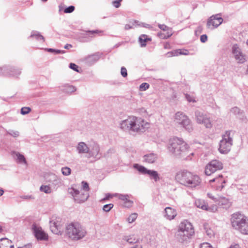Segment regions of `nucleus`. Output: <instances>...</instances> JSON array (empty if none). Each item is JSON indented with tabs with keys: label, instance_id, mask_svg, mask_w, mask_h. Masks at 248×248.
<instances>
[{
	"label": "nucleus",
	"instance_id": "obj_1",
	"mask_svg": "<svg viewBox=\"0 0 248 248\" xmlns=\"http://www.w3.org/2000/svg\"><path fill=\"white\" fill-rule=\"evenodd\" d=\"M120 128L130 133L140 134L149 128V124L140 117L130 116L120 123Z\"/></svg>",
	"mask_w": 248,
	"mask_h": 248
},
{
	"label": "nucleus",
	"instance_id": "obj_2",
	"mask_svg": "<svg viewBox=\"0 0 248 248\" xmlns=\"http://www.w3.org/2000/svg\"><path fill=\"white\" fill-rule=\"evenodd\" d=\"M188 145L182 139L177 137L170 140L169 150L177 157L183 159H191L190 155H193V153H189Z\"/></svg>",
	"mask_w": 248,
	"mask_h": 248
},
{
	"label": "nucleus",
	"instance_id": "obj_3",
	"mask_svg": "<svg viewBox=\"0 0 248 248\" xmlns=\"http://www.w3.org/2000/svg\"><path fill=\"white\" fill-rule=\"evenodd\" d=\"M175 179L181 185L191 188L196 187L201 183V179L198 175L186 170L178 171L175 174Z\"/></svg>",
	"mask_w": 248,
	"mask_h": 248
},
{
	"label": "nucleus",
	"instance_id": "obj_4",
	"mask_svg": "<svg viewBox=\"0 0 248 248\" xmlns=\"http://www.w3.org/2000/svg\"><path fill=\"white\" fill-rule=\"evenodd\" d=\"M87 233L85 229L78 223H71L66 227V235L73 241H77L84 237Z\"/></svg>",
	"mask_w": 248,
	"mask_h": 248
},
{
	"label": "nucleus",
	"instance_id": "obj_5",
	"mask_svg": "<svg viewBox=\"0 0 248 248\" xmlns=\"http://www.w3.org/2000/svg\"><path fill=\"white\" fill-rule=\"evenodd\" d=\"M233 228L244 235H248V217L241 212L233 213Z\"/></svg>",
	"mask_w": 248,
	"mask_h": 248
},
{
	"label": "nucleus",
	"instance_id": "obj_6",
	"mask_svg": "<svg viewBox=\"0 0 248 248\" xmlns=\"http://www.w3.org/2000/svg\"><path fill=\"white\" fill-rule=\"evenodd\" d=\"M174 122L189 132L193 130L192 125L190 119L182 112L179 111L176 113Z\"/></svg>",
	"mask_w": 248,
	"mask_h": 248
},
{
	"label": "nucleus",
	"instance_id": "obj_7",
	"mask_svg": "<svg viewBox=\"0 0 248 248\" xmlns=\"http://www.w3.org/2000/svg\"><path fill=\"white\" fill-rule=\"evenodd\" d=\"M231 131H227L222 136V139L220 141L218 150L221 154H227L230 151L232 145V139L230 136Z\"/></svg>",
	"mask_w": 248,
	"mask_h": 248
},
{
	"label": "nucleus",
	"instance_id": "obj_8",
	"mask_svg": "<svg viewBox=\"0 0 248 248\" xmlns=\"http://www.w3.org/2000/svg\"><path fill=\"white\" fill-rule=\"evenodd\" d=\"M195 116L196 121L198 124H203L207 128L212 127V124L210 118L203 112L197 110L195 111Z\"/></svg>",
	"mask_w": 248,
	"mask_h": 248
},
{
	"label": "nucleus",
	"instance_id": "obj_9",
	"mask_svg": "<svg viewBox=\"0 0 248 248\" xmlns=\"http://www.w3.org/2000/svg\"><path fill=\"white\" fill-rule=\"evenodd\" d=\"M68 192L71 194L75 202L77 203H82L85 202L87 200L89 197L88 193H85L82 191L75 189L74 188H70L68 189Z\"/></svg>",
	"mask_w": 248,
	"mask_h": 248
},
{
	"label": "nucleus",
	"instance_id": "obj_10",
	"mask_svg": "<svg viewBox=\"0 0 248 248\" xmlns=\"http://www.w3.org/2000/svg\"><path fill=\"white\" fill-rule=\"evenodd\" d=\"M223 169V164L218 160L214 159L209 162L205 167V173L210 175L215 171Z\"/></svg>",
	"mask_w": 248,
	"mask_h": 248
},
{
	"label": "nucleus",
	"instance_id": "obj_11",
	"mask_svg": "<svg viewBox=\"0 0 248 248\" xmlns=\"http://www.w3.org/2000/svg\"><path fill=\"white\" fill-rule=\"evenodd\" d=\"M233 57L237 63H243L247 61V56L244 54L237 44H233Z\"/></svg>",
	"mask_w": 248,
	"mask_h": 248
},
{
	"label": "nucleus",
	"instance_id": "obj_12",
	"mask_svg": "<svg viewBox=\"0 0 248 248\" xmlns=\"http://www.w3.org/2000/svg\"><path fill=\"white\" fill-rule=\"evenodd\" d=\"M223 22L220 14H216L210 17L207 22L208 28L214 29L219 26Z\"/></svg>",
	"mask_w": 248,
	"mask_h": 248
},
{
	"label": "nucleus",
	"instance_id": "obj_13",
	"mask_svg": "<svg viewBox=\"0 0 248 248\" xmlns=\"http://www.w3.org/2000/svg\"><path fill=\"white\" fill-rule=\"evenodd\" d=\"M195 232H176L175 236L179 242L182 243H187L194 235Z\"/></svg>",
	"mask_w": 248,
	"mask_h": 248
},
{
	"label": "nucleus",
	"instance_id": "obj_14",
	"mask_svg": "<svg viewBox=\"0 0 248 248\" xmlns=\"http://www.w3.org/2000/svg\"><path fill=\"white\" fill-rule=\"evenodd\" d=\"M32 229L34 236L37 240L45 241L48 239V235L40 227L37 226L35 224H33L32 225Z\"/></svg>",
	"mask_w": 248,
	"mask_h": 248
},
{
	"label": "nucleus",
	"instance_id": "obj_15",
	"mask_svg": "<svg viewBox=\"0 0 248 248\" xmlns=\"http://www.w3.org/2000/svg\"><path fill=\"white\" fill-rule=\"evenodd\" d=\"M89 157H93L96 159H99L101 157V154L100 153L99 145L96 143H93L89 150Z\"/></svg>",
	"mask_w": 248,
	"mask_h": 248
},
{
	"label": "nucleus",
	"instance_id": "obj_16",
	"mask_svg": "<svg viewBox=\"0 0 248 248\" xmlns=\"http://www.w3.org/2000/svg\"><path fill=\"white\" fill-rule=\"evenodd\" d=\"M210 183L213 182L216 183V186H212L217 191H221L225 186L226 181L222 178V175H219L218 177L215 178L209 181Z\"/></svg>",
	"mask_w": 248,
	"mask_h": 248
},
{
	"label": "nucleus",
	"instance_id": "obj_17",
	"mask_svg": "<svg viewBox=\"0 0 248 248\" xmlns=\"http://www.w3.org/2000/svg\"><path fill=\"white\" fill-rule=\"evenodd\" d=\"M194 232V229L192 224L187 220L182 221L178 226L177 232Z\"/></svg>",
	"mask_w": 248,
	"mask_h": 248
},
{
	"label": "nucleus",
	"instance_id": "obj_18",
	"mask_svg": "<svg viewBox=\"0 0 248 248\" xmlns=\"http://www.w3.org/2000/svg\"><path fill=\"white\" fill-rule=\"evenodd\" d=\"M177 215L176 210L170 207H167L165 209V217L169 220L174 218Z\"/></svg>",
	"mask_w": 248,
	"mask_h": 248
},
{
	"label": "nucleus",
	"instance_id": "obj_19",
	"mask_svg": "<svg viewBox=\"0 0 248 248\" xmlns=\"http://www.w3.org/2000/svg\"><path fill=\"white\" fill-rule=\"evenodd\" d=\"M0 70L8 71L6 75H9L13 77H17L21 73V70L18 68H16L15 67H10L9 69H6L5 68H0Z\"/></svg>",
	"mask_w": 248,
	"mask_h": 248
},
{
	"label": "nucleus",
	"instance_id": "obj_20",
	"mask_svg": "<svg viewBox=\"0 0 248 248\" xmlns=\"http://www.w3.org/2000/svg\"><path fill=\"white\" fill-rule=\"evenodd\" d=\"M217 202L220 205L226 209H228L232 205V202L230 200L224 197H219Z\"/></svg>",
	"mask_w": 248,
	"mask_h": 248
},
{
	"label": "nucleus",
	"instance_id": "obj_21",
	"mask_svg": "<svg viewBox=\"0 0 248 248\" xmlns=\"http://www.w3.org/2000/svg\"><path fill=\"white\" fill-rule=\"evenodd\" d=\"M223 51L227 56H232V42L231 39L225 43L224 46Z\"/></svg>",
	"mask_w": 248,
	"mask_h": 248
},
{
	"label": "nucleus",
	"instance_id": "obj_22",
	"mask_svg": "<svg viewBox=\"0 0 248 248\" xmlns=\"http://www.w3.org/2000/svg\"><path fill=\"white\" fill-rule=\"evenodd\" d=\"M158 157L156 154L150 153L143 156L144 161L148 163H154L156 161Z\"/></svg>",
	"mask_w": 248,
	"mask_h": 248
},
{
	"label": "nucleus",
	"instance_id": "obj_23",
	"mask_svg": "<svg viewBox=\"0 0 248 248\" xmlns=\"http://www.w3.org/2000/svg\"><path fill=\"white\" fill-rule=\"evenodd\" d=\"M50 228L51 232L56 234L61 232V226L60 224L55 221H50Z\"/></svg>",
	"mask_w": 248,
	"mask_h": 248
},
{
	"label": "nucleus",
	"instance_id": "obj_24",
	"mask_svg": "<svg viewBox=\"0 0 248 248\" xmlns=\"http://www.w3.org/2000/svg\"><path fill=\"white\" fill-rule=\"evenodd\" d=\"M77 149L79 154H89V148L83 142H80L78 144Z\"/></svg>",
	"mask_w": 248,
	"mask_h": 248
},
{
	"label": "nucleus",
	"instance_id": "obj_25",
	"mask_svg": "<svg viewBox=\"0 0 248 248\" xmlns=\"http://www.w3.org/2000/svg\"><path fill=\"white\" fill-rule=\"evenodd\" d=\"M12 155L14 157L16 156V159L17 163H24L25 164H27L26 158L23 155L20 154L19 153L13 151L12 152Z\"/></svg>",
	"mask_w": 248,
	"mask_h": 248
},
{
	"label": "nucleus",
	"instance_id": "obj_26",
	"mask_svg": "<svg viewBox=\"0 0 248 248\" xmlns=\"http://www.w3.org/2000/svg\"><path fill=\"white\" fill-rule=\"evenodd\" d=\"M99 58L100 55L98 53L88 56L86 57V61L87 62L91 64L97 61Z\"/></svg>",
	"mask_w": 248,
	"mask_h": 248
},
{
	"label": "nucleus",
	"instance_id": "obj_27",
	"mask_svg": "<svg viewBox=\"0 0 248 248\" xmlns=\"http://www.w3.org/2000/svg\"><path fill=\"white\" fill-rule=\"evenodd\" d=\"M118 198L119 199L124 201L125 204H127V205H125V207H130L131 206L133 202L128 199L129 196L128 195L119 194Z\"/></svg>",
	"mask_w": 248,
	"mask_h": 248
},
{
	"label": "nucleus",
	"instance_id": "obj_28",
	"mask_svg": "<svg viewBox=\"0 0 248 248\" xmlns=\"http://www.w3.org/2000/svg\"><path fill=\"white\" fill-rule=\"evenodd\" d=\"M139 41L141 46L144 47L146 46V42L148 41H151V38L148 37L145 34H142L139 37Z\"/></svg>",
	"mask_w": 248,
	"mask_h": 248
},
{
	"label": "nucleus",
	"instance_id": "obj_29",
	"mask_svg": "<svg viewBox=\"0 0 248 248\" xmlns=\"http://www.w3.org/2000/svg\"><path fill=\"white\" fill-rule=\"evenodd\" d=\"M233 114H235L236 117L240 120H243L245 118L244 112L237 107H233Z\"/></svg>",
	"mask_w": 248,
	"mask_h": 248
},
{
	"label": "nucleus",
	"instance_id": "obj_30",
	"mask_svg": "<svg viewBox=\"0 0 248 248\" xmlns=\"http://www.w3.org/2000/svg\"><path fill=\"white\" fill-rule=\"evenodd\" d=\"M195 205L198 208H201L202 210H209L207 205L205 204L203 201L201 200H196L195 201Z\"/></svg>",
	"mask_w": 248,
	"mask_h": 248
},
{
	"label": "nucleus",
	"instance_id": "obj_31",
	"mask_svg": "<svg viewBox=\"0 0 248 248\" xmlns=\"http://www.w3.org/2000/svg\"><path fill=\"white\" fill-rule=\"evenodd\" d=\"M146 174H148L151 178L153 179L155 182L159 179L158 173L156 171L148 170Z\"/></svg>",
	"mask_w": 248,
	"mask_h": 248
},
{
	"label": "nucleus",
	"instance_id": "obj_32",
	"mask_svg": "<svg viewBox=\"0 0 248 248\" xmlns=\"http://www.w3.org/2000/svg\"><path fill=\"white\" fill-rule=\"evenodd\" d=\"M10 243H12V241L7 238H2L0 240V248H8Z\"/></svg>",
	"mask_w": 248,
	"mask_h": 248
},
{
	"label": "nucleus",
	"instance_id": "obj_33",
	"mask_svg": "<svg viewBox=\"0 0 248 248\" xmlns=\"http://www.w3.org/2000/svg\"><path fill=\"white\" fill-rule=\"evenodd\" d=\"M123 240L127 242L129 244H134L138 242V239L135 238L133 235L124 236Z\"/></svg>",
	"mask_w": 248,
	"mask_h": 248
},
{
	"label": "nucleus",
	"instance_id": "obj_34",
	"mask_svg": "<svg viewBox=\"0 0 248 248\" xmlns=\"http://www.w3.org/2000/svg\"><path fill=\"white\" fill-rule=\"evenodd\" d=\"M31 37H34L38 41H45L44 37L38 31H33L31 35Z\"/></svg>",
	"mask_w": 248,
	"mask_h": 248
},
{
	"label": "nucleus",
	"instance_id": "obj_35",
	"mask_svg": "<svg viewBox=\"0 0 248 248\" xmlns=\"http://www.w3.org/2000/svg\"><path fill=\"white\" fill-rule=\"evenodd\" d=\"M63 91L67 93H72L76 91V88L71 85L67 84L64 87Z\"/></svg>",
	"mask_w": 248,
	"mask_h": 248
},
{
	"label": "nucleus",
	"instance_id": "obj_36",
	"mask_svg": "<svg viewBox=\"0 0 248 248\" xmlns=\"http://www.w3.org/2000/svg\"><path fill=\"white\" fill-rule=\"evenodd\" d=\"M134 168L143 174H146L148 170L144 166L139 165L138 164H135Z\"/></svg>",
	"mask_w": 248,
	"mask_h": 248
},
{
	"label": "nucleus",
	"instance_id": "obj_37",
	"mask_svg": "<svg viewBox=\"0 0 248 248\" xmlns=\"http://www.w3.org/2000/svg\"><path fill=\"white\" fill-rule=\"evenodd\" d=\"M204 230L205 231L207 235L209 237H211L214 235V231L211 228H209L207 224L204 225Z\"/></svg>",
	"mask_w": 248,
	"mask_h": 248
},
{
	"label": "nucleus",
	"instance_id": "obj_38",
	"mask_svg": "<svg viewBox=\"0 0 248 248\" xmlns=\"http://www.w3.org/2000/svg\"><path fill=\"white\" fill-rule=\"evenodd\" d=\"M40 190L46 194H49L51 192V189L48 185H42L40 187Z\"/></svg>",
	"mask_w": 248,
	"mask_h": 248
},
{
	"label": "nucleus",
	"instance_id": "obj_39",
	"mask_svg": "<svg viewBox=\"0 0 248 248\" xmlns=\"http://www.w3.org/2000/svg\"><path fill=\"white\" fill-rule=\"evenodd\" d=\"M49 182H52V184H58L59 180L57 179V176L53 174L49 175V179L47 180Z\"/></svg>",
	"mask_w": 248,
	"mask_h": 248
},
{
	"label": "nucleus",
	"instance_id": "obj_40",
	"mask_svg": "<svg viewBox=\"0 0 248 248\" xmlns=\"http://www.w3.org/2000/svg\"><path fill=\"white\" fill-rule=\"evenodd\" d=\"M71 169L68 167H63L62 169V172L63 175L68 176L71 173Z\"/></svg>",
	"mask_w": 248,
	"mask_h": 248
},
{
	"label": "nucleus",
	"instance_id": "obj_41",
	"mask_svg": "<svg viewBox=\"0 0 248 248\" xmlns=\"http://www.w3.org/2000/svg\"><path fill=\"white\" fill-rule=\"evenodd\" d=\"M82 188L83 190L85 191V193H88V192L90 190L89 184L85 181H82Z\"/></svg>",
	"mask_w": 248,
	"mask_h": 248
},
{
	"label": "nucleus",
	"instance_id": "obj_42",
	"mask_svg": "<svg viewBox=\"0 0 248 248\" xmlns=\"http://www.w3.org/2000/svg\"><path fill=\"white\" fill-rule=\"evenodd\" d=\"M113 207V204L112 203L105 204L103 206V210L104 212H109Z\"/></svg>",
	"mask_w": 248,
	"mask_h": 248
},
{
	"label": "nucleus",
	"instance_id": "obj_43",
	"mask_svg": "<svg viewBox=\"0 0 248 248\" xmlns=\"http://www.w3.org/2000/svg\"><path fill=\"white\" fill-rule=\"evenodd\" d=\"M137 217V214L136 213L132 214L127 218V221L129 223L134 222Z\"/></svg>",
	"mask_w": 248,
	"mask_h": 248
},
{
	"label": "nucleus",
	"instance_id": "obj_44",
	"mask_svg": "<svg viewBox=\"0 0 248 248\" xmlns=\"http://www.w3.org/2000/svg\"><path fill=\"white\" fill-rule=\"evenodd\" d=\"M31 111V108L29 107H23L21 109V113L22 115L28 114Z\"/></svg>",
	"mask_w": 248,
	"mask_h": 248
},
{
	"label": "nucleus",
	"instance_id": "obj_45",
	"mask_svg": "<svg viewBox=\"0 0 248 248\" xmlns=\"http://www.w3.org/2000/svg\"><path fill=\"white\" fill-rule=\"evenodd\" d=\"M172 35L171 33L167 32V34L166 35L163 33H158V36L161 39H167L170 37Z\"/></svg>",
	"mask_w": 248,
	"mask_h": 248
},
{
	"label": "nucleus",
	"instance_id": "obj_46",
	"mask_svg": "<svg viewBox=\"0 0 248 248\" xmlns=\"http://www.w3.org/2000/svg\"><path fill=\"white\" fill-rule=\"evenodd\" d=\"M178 50H174L170 52H168L166 53V55L167 57H171L173 56H177V53Z\"/></svg>",
	"mask_w": 248,
	"mask_h": 248
},
{
	"label": "nucleus",
	"instance_id": "obj_47",
	"mask_svg": "<svg viewBox=\"0 0 248 248\" xmlns=\"http://www.w3.org/2000/svg\"><path fill=\"white\" fill-rule=\"evenodd\" d=\"M75 10V7L74 6L71 5L69 6L64 10V12L65 13H71L73 12Z\"/></svg>",
	"mask_w": 248,
	"mask_h": 248
},
{
	"label": "nucleus",
	"instance_id": "obj_48",
	"mask_svg": "<svg viewBox=\"0 0 248 248\" xmlns=\"http://www.w3.org/2000/svg\"><path fill=\"white\" fill-rule=\"evenodd\" d=\"M69 67L70 68L73 69L74 71H76L77 72H79L78 70V66L74 63H70L69 64Z\"/></svg>",
	"mask_w": 248,
	"mask_h": 248
},
{
	"label": "nucleus",
	"instance_id": "obj_49",
	"mask_svg": "<svg viewBox=\"0 0 248 248\" xmlns=\"http://www.w3.org/2000/svg\"><path fill=\"white\" fill-rule=\"evenodd\" d=\"M7 133L15 138L17 137L19 135V132L17 131L11 130Z\"/></svg>",
	"mask_w": 248,
	"mask_h": 248
},
{
	"label": "nucleus",
	"instance_id": "obj_50",
	"mask_svg": "<svg viewBox=\"0 0 248 248\" xmlns=\"http://www.w3.org/2000/svg\"><path fill=\"white\" fill-rule=\"evenodd\" d=\"M176 50H178L177 56L179 55H187L188 54V50L186 49H176Z\"/></svg>",
	"mask_w": 248,
	"mask_h": 248
},
{
	"label": "nucleus",
	"instance_id": "obj_51",
	"mask_svg": "<svg viewBox=\"0 0 248 248\" xmlns=\"http://www.w3.org/2000/svg\"><path fill=\"white\" fill-rule=\"evenodd\" d=\"M140 89L141 91H145L149 88V84L147 83H143L140 85Z\"/></svg>",
	"mask_w": 248,
	"mask_h": 248
},
{
	"label": "nucleus",
	"instance_id": "obj_52",
	"mask_svg": "<svg viewBox=\"0 0 248 248\" xmlns=\"http://www.w3.org/2000/svg\"><path fill=\"white\" fill-rule=\"evenodd\" d=\"M121 74L124 78H125L127 77V70L125 67H122L121 68Z\"/></svg>",
	"mask_w": 248,
	"mask_h": 248
},
{
	"label": "nucleus",
	"instance_id": "obj_53",
	"mask_svg": "<svg viewBox=\"0 0 248 248\" xmlns=\"http://www.w3.org/2000/svg\"><path fill=\"white\" fill-rule=\"evenodd\" d=\"M122 0H116L113 1L112 2V5L116 8H119L121 5V2Z\"/></svg>",
	"mask_w": 248,
	"mask_h": 248
},
{
	"label": "nucleus",
	"instance_id": "obj_54",
	"mask_svg": "<svg viewBox=\"0 0 248 248\" xmlns=\"http://www.w3.org/2000/svg\"><path fill=\"white\" fill-rule=\"evenodd\" d=\"M200 248H212V246L208 243H203L201 244Z\"/></svg>",
	"mask_w": 248,
	"mask_h": 248
},
{
	"label": "nucleus",
	"instance_id": "obj_55",
	"mask_svg": "<svg viewBox=\"0 0 248 248\" xmlns=\"http://www.w3.org/2000/svg\"><path fill=\"white\" fill-rule=\"evenodd\" d=\"M185 96H186V98L187 99V100L189 102H196L195 100L194 99H193V98L190 95L187 94H186L185 95Z\"/></svg>",
	"mask_w": 248,
	"mask_h": 248
},
{
	"label": "nucleus",
	"instance_id": "obj_56",
	"mask_svg": "<svg viewBox=\"0 0 248 248\" xmlns=\"http://www.w3.org/2000/svg\"><path fill=\"white\" fill-rule=\"evenodd\" d=\"M200 40L202 43H205L207 40V36L206 34H203L200 37Z\"/></svg>",
	"mask_w": 248,
	"mask_h": 248
},
{
	"label": "nucleus",
	"instance_id": "obj_57",
	"mask_svg": "<svg viewBox=\"0 0 248 248\" xmlns=\"http://www.w3.org/2000/svg\"><path fill=\"white\" fill-rule=\"evenodd\" d=\"M158 27L161 30H163V31H168V29H169V27H167V26H166L164 24H159L158 25Z\"/></svg>",
	"mask_w": 248,
	"mask_h": 248
},
{
	"label": "nucleus",
	"instance_id": "obj_58",
	"mask_svg": "<svg viewBox=\"0 0 248 248\" xmlns=\"http://www.w3.org/2000/svg\"><path fill=\"white\" fill-rule=\"evenodd\" d=\"M207 196L209 198L214 200L215 202H217V199H218L219 196L217 197H215V196H213L212 194L211 193H208Z\"/></svg>",
	"mask_w": 248,
	"mask_h": 248
},
{
	"label": "nucleus",
	"instance_id": "obj_59",
	"mask_svg": "<svg viewBox=\"0 0 248 248\" xmlns=\"http://www.w3.org/2000/svg\"><path fill=\"white\" fill-rule=\"evenodd\" d=\"M21 198L28 200V199H33L34 198L31 195H24L20 197Z\"/></svg>",
	"mask_w": 248,
	"mask_h": 248
},
{
	"label": "nucleus",
	"instance_id": "obj_60",
	"mask_svg": "<svg viewBox=\"0 0 248 248\" xmlns=\"http://www.w3.org/2000/svg\"><path fill=\"white\" fill-rule=\"evenodd\" d=\"M87 32L91 34H93L95 33H98L99 32H101L102 31H100L98 30H93V31H88Z\"/></svg>",
	"mask_w": 248,
	"mask_h": 248
},
{
	"label": "nucleus",
	"instance_id": "obj_61",
	"mask_svg": "<svg viewBox=\"0 0 248 248\" xmlns=\"http://www.w3.org/2000/svg\"><path fill=\"white\" fill-rule=\"evenodd\" d=\"M208 211H211L212 212H215L217 211V207L216 206H213L212 207H208Z\"/></svg>",
	"mask_w": 248,
	"mask_h": 248
},
{
	"label": "nucleus",
	"instance_id": "obj_62",
	"mask_svg": "<svg viewBox=\"0 0 248 248\" xmlns=\"http://www.w3.org/2000/svg\"><path fill=\"white\" fill-rule=\"evenodd\" d=\"M65 52V51L63 50L55 49V53L57 54H63Z\"/></svg>",
	"mask_w": 248,
	"mask_h": 248
},
{
	"label": "nucleus",
	"instance_id": "obj_63",
	"mask_svg": "<svg viewBox=\"0 0 248 248\" xmlns=\"http://www.w3.org/2000/svg\"><path fill=\"white\" fill-rule=\"evenodd\" d=\"M114 153V150H113V149H109V150L107 151V153H106V154H104V156H105V157H108V154H109V153Z\"/></svg>",
	"mask_w": 248,
	"mask_h": 248
},
{
	"label": "nucleus",
	"instance_id": "obj_64",
	"mask_svg": "<svg viewBox=\"0 0 248 248\" xmlns=\"http://www.w3.org/2000/svg\"><path fill=\"white\" fill-rule=\"evenodd\" d=\"M31 245L30 244H29L28 245H26L23 247H19L18 248H31Z\"/></svg>",
	"mask_w": 248,
	"mask_h": 248
}]
</instances>
